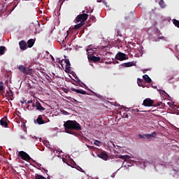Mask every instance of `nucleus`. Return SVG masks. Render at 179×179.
I'll return each instance as SVG.
<instances>
[{"label": "nucleus", "mask_w": 179, "mask_h": 179, "mask_svg": "<svg viewBox=\"0 0 179 179\" xmlns=\"http://www.w3.org/2000/svg\"><path fill=\"white\" fill-rule=\"evenodd\" d=\"M22 104H24V103H27V101H21Z\"/></svg>", "instance_id": "c03bdc74"}, {"label": "nucleus", "mask_w": 179, "mask_h": 179, "mask_svg": "<svg viewBox=\"0 0 179 179\" xmlns=\"http://www.w3.org/2000/svg\"><path fill=\"white\" fill-rule=\"evenodd\" d=\"M73 76H74L75 79H76V80H78V79H79V78H78V76H76V74L73 75Z\"/></svg>", "instance_id": "58836bf2"}, {"label": "nucleus", "mask_w": 179, "mask_h": 179, "mask_svg": "<svg viewBox=\"0 0 179 179\" xmlns=\"http://www.w3.org/2000/svg\"><path fill=\"white\" fill-rule=\"evenodd\" d=\"M71 90L72 92H76V93H78L80 94H87V92L83 90H78L76 88H71Z\"/></svg>", "instance_id": "9b49d317"}, {"label": "nucleus", "mask_w": 179, "mask_h": 179, "mask_svg": "<svg viewBox=\"0 0 179 179\" xmlns=\"http://www.w3.org/2000/svg\"><path fill=\"white\" fill-rule=\"evenodd\" d=\"M18 155L22 160H25L26 162H30V160H31V157H30V155H29V154H27L24 151H20L18 152Z\"/></svg>", "instance_id": "20e7f679"}, {"label": "nucleus", "mask_w": 179, "mask_h": 179, "mask_svg": "<svg viewBox=\"0 0 179 179\" xmlns=\"http://www.w3.org/2000/svg\"><path fill=\"white\" fill-rule=\"evenodd\" d=\"M119 159H122V160L127 162V160L129 159V155H120L119 156Z\"/></svg>", "instance_id": "412c9836"}, {"label": "nucleus", "mask_w": 179, "mask_h": 179, "mask_svg": "<svg viewBox=\"0 0 179 179\" xmlns=\"http://www.w3.org/2000/svg\"><path fill=\"white\" fill-rule=\"evenodd\" d=\"M66 134L73 135V131H82V126L76 120H67L64 124Z\"/></svg>", "instance_id": "f257e3e1"}, {"label": "nucleus", "mask_w": 179, "mask_h": 179, "mask_svg": "<svg viewBox=\"0 0 179 179\" xmlns=\"http://www.w3.org/2000/svg\"><path fill=\"white\" fill-rule=\"evenodd\" d=\"M91 20H92V22H96V17L94 16L92 17Z\"/></svg>", "instance_id": "f704fd0d"}, {"label": "nucleus", "mask_w": 179, "mask_h": 179, "mask_svg": "<svg viewBox=\"0 0 179 179\" xmlns=\"http://www.w3.org/2000/svg\"><path fill=\"white\" fill-rule=\"evenodd\" d=\"M0 92H3V83L0 82Z\"/></svg>", "instance_id": "c756f323"}, {"label": "nucleus", "mask_w": 179, "mask_h": 179, "mask_svg": "<svg viewBox=\"0 0 179 179\" xmlns=\"http://www.w3.org/2000/svg\"><path fill=\"white\" fill-rule=\"evenodd\" d=\"M98 157L100 159H102V160L107 161L108 159V155L106 152H102L99 155H98Z\"/></svg>", "instance_id": "1a4fd4ad"}, {"label": "nucleus", "mask_w": 179, "mask_h": 179, "mask_svg": "<svg viewBox=\"0 0 179 179\" xmlns=\"http://www.w3.org/2000/svg\"><path fill=\"white\" fill-rule=\"evenodd\" d=\"M116 36H122V34H120V29H116Z\"/></svg>", "instance_id": "2f4dec72"}, {"label": "nucleus", "mask_w": 179, "mask_h": 179, "mask_svg": "<svg viewBox=\"0 0 179 179\" xmlns=\"http://www.w3.org/2000/svg\"><path fill=\"white\" fill-rule=\"evenodd\" d=\"M169 79H168V80H171V79H174V77H173V76H169Z\"/></svg>", "instance_id": "c9c22d12"}, {"label": "nucleus", "mask_w": 179, "mask_h": 179, "mask_svg": "<svg viewBox=\"0 0 179 179\" xmlns=\"http://www.w3.org/2000/svg\"><path fill=\"white\" fill-rule=\"evenodd\" d=\"M73 101H75L76 104H78L79 103V101H78L76 99H73Z\"/></svg>", "instance_id": "4c0bfd02"}, {"label": "nucleus", "mask_w": 179, "mask_h": 179, "mask_svg": "<svg viewBox=\"0 0 179 179\" xmlns=\"http://www.w3.org/2000/svg\"><path fill=\"white\" fill-rule=\"evenodd\" d=\"M59 64H62V61H60Z\"/></svg>", "instance_id": "49530a36"}, {"label": "nucleus", "mask_w": 179, "mask_h": 179, "mask_svg": "<svg viewBox=\"0 0 179 179\" xmlns=\"http://www.w3.org/2000/svg\"><path fill=\"white\" fill-rule=\"evenodd\" d=\"M27 110H33V108H31V106H30V105H28L27 106Z\"/></svg>", "instance_id": "72a5a7b5"}, {"label": "nucleus", "mask_w": 179, "mask_h": 179, "mask_svg": "<svg viewBox=\"0 0 179 179\" xmlns=\"http://www.w3.org/2000/svg\"><path fill=\"white\" fill-rule=\"evenodd\" d=\"M162 104H163V102L157 103V106H162Z\"/></svg>", "instance_id": "ea45409f"}, {"label": "nucleus", "mask_w": 179, "mask_h": 179, "mask_svg": "<svg viewBox=\"0 0 179 179\" xmlns=\"http://www.w3.org/2000/svg\"><path fill=\"white\" fill-rule=\"evenodd\" d=\"M9 91H7V93H8V96L10 97H13V92H12V90H9Z\"/></svg>", "instance_id": "bb28decb"}, {"label": "nucleus", "mask_w": 179, "mask_h": 179, "mask_svg": "<svg viewBox=\"0 0 179 179\" xmlns=\"http://www.w3.org/2000/svg\"><path fill=\"white\" fill-rule=\"evenodd\" d=\"M64 62L66 64V66H69L71 65V62H69V59H66Z\"/></svg>", "instance_id": "cd10ccee"}, {"label": "nucleus", "mask_w": 179, "mask_h": 179, "mask_svg": "<svg viewBox=\"0 0 179 179\" xmlns=\"http://www.w3.org/2000/svg\"><path fill=\"white\" fill-rule=\"evenodd\" d=\"M32 107H36V110H38V111H44V110H45V108L41 106V103H40L38 101H36L35 103H32Z\"/></svg>", "instance_id": "0eeeda50"}, {"label": "nucleus", "mask_w": 179, "mask_h": 179, "mask_svg": "<svg viewBox=\"0 0 179 179\" xmlns=\"http://www.w3.org/2000/svg\"><path fill=\"white\" fill-rule=\"evenodd\" d=\"M128 117V115H126V118Z\"/></svg>", "instance_id": "09e8293b"}, {"label": "nucleus", "mask_w": 179, "mask_h": 179, "mask_svg": "<svg viewBox=\"0 0 179 179\" xmlns=\"http://www.w3.org/2000/svg\"><path fill=\"white\" fill-rule=\"evenodd\" d=\"M15 8H16V5L12 8L11 12H13V10H15Z\"/></svg>", "instance_id": "79ce46f5"}, {"label": "nucleus", "mask_w": 179, "mask_h": 179, "mask_svg": "<svg viewBox=\"0 0 179 179\" xmlns=\"http://www.w3.org/2000/svg\"><path fill=\"white\" fill-rule=\"evenodd\" d=\"M131 16H132V14H130L129 16H125V17H124V19H125L126 20H128V19H129V17H131Z\"/></svg>", "instance_id": "473e14b6"}, {"label": "nucleus", "mask_w": 179, "mask_h": 179, "mask_svg": "<svg viewBox=\"0 0 179 179\" xmlns=\"http://www.w3.org/2000/svg\"><path fill=\"white\" fill-rule=\"evenodd\" d=\"M159 5L161 6V8H166V3H164V1L160 0L159 1Z\"/></svg>", "instance_id": "b1692460"}, {"label": "nucleus", "mask_w": 179, "mask_h": 179, "mask_svg": "<svg viewBox=\"0 0 179 179\" xmlns=\"http://www.w3.org/2000/svg\"><path fill=\"white\" fill-rule=\"evenodd\" d=\"M0 125H1V127H4L5 128H8V122L6 121V118L3 117L0 120Z\"/></svg>", "instance_id": "ddd939ff"}, {"label": "nucleus", "mask_w": 179, "mask_h": 179, "mask_svg": "<svg viewBox=\"0 0 179 179\" xmlns=\"http://www.w3.org/2000/svg\"><path fill=\"white\" fill-rule=\"evenodd\" d=\"M34 43H35V41L33 38L28 40L27 44H28L29 48H31V47L34 45Z\"/></svg>", "instance_id": "a211bd4d"}, {"label": "nucleus", "mask_w": 179, "mask_h": 179, "mask_svg": "<svg viewBox=\"0 0 179 179\" xmlns=\"http://www.w3.org/2000/svg\"><path fill=\"white\" fill-rule=\"evenodd\" d=\"M18 69L20 71V72L24 73V75H29L30 76L33 75V69H30V67H26L23 65H20L18 66Z\"/></svg>", "instance_id": "7ed1b4c3"}, {"label": "nucleus", "mask_w": 179, "mask_h": 179, "mask_svg": "<svg viewBox=\"0 0 179 179\" xmlns=\"http://www.w3.org/2000/svg\"><path fill=\"white\" fill-rule=\"evenodd\" d=\"M100 143H101V142L96 140L94 142V145H95V146H100Z\"/></svg>", "instance_id": "c85d7f7f"}, {"label": "nucleus", "mask_w": 179, "mask_h": 179, "mask_svg": "<svg viewBox=\"0 0 179 179\" xmlns=\"http://www.w3.org/2000/svg\"><path fill=\"white\" fill-rule=\"evenodd\" d=\"M88 59H90V61H92V62H103V60H101L100 57L91 56L88 57Z\"/></svg>", "instance_id": "6e6552de"}, {"label": "nucleus", "mask_w": 179, "mask_h": 179, "mask_svg": "<svg viewBox=\"0 0 179 179\" xmlns=\"http://www.w3.org/2000/svg\"><path fill=\"white\" fill-rule=\"evenodd\" d=\"M94 94V95L96 96V97H100V95L96 94L95 92H93Z\"/></svg>", "instance_id": "a19ab883"}, {"label": "nucleus", "mask_w": 179, "mask_h": 179, "mask_svg": "<svg viewBox=\"0 0 179 179\" xmlns=\"http://www.w3.org/2000/svg\"><path fill=\"white\" fill-rule=\"evenodd\" d=\"M72 85H74L75 86H80V84L82 83V81H80V79H78L77 80H73L71 81Z\"/></svg>", "instance_id": "f3484780"}, {"label": "nucleus", "mask_w": 179, "mask_h": 179, "mask_svg": "<svg viewBox=\"0 0 179 179\" xmlns=\"http://www.w3.org/2000/svg\"><path fill=\"white\" fill-rule=\"evenodd\" d=\"M104 3H106V2L105 1H103Z\"/></svg>", "instance_id": "8fccbe9b"}, {"label": "nucleus", "mask_w": 179, "mask_h": 179, "mask_svg": "<svg viewBox=\"0 0 179 179\" xmlns=\"http://www.w3.org/2000/svg\"><path fill=\"white\" fill-rule=\"evenodd\" d=\"M155 101L150 98H146L143 102V106H144V107H153V106H155L153 105Z\"/></svg>", "instance_id": "39448f33"}, {"label": "nucleus", "mask_w": 179, "mask_h": 179, "mask_svg": "<svg viewBox=\"0 0 179 179\" xmlns=\"http://www.w3.org/2000/svg\"><path fill=\"white\" fill-rule=\"evenodd\" d=\"M20 48V50H22V51H24V50L27 49V43L24 41H21L19 43Z\"/></svg>", "instance_id": "9d476101"}, {"label": "nucleus", "mask_w": 179, "mask_h": 179, "mask_svg": "<svg viewBox=\"0 0 179 179\" xmlns=\"http://www.w3.org/2000/svg\"><path fill=\"white\" fill-rule=\"evenodd\" d=\"M143 80L141 79V78H138L137 79V83L138 85V86L141 87H145V86L143 85Z\"/></svg>", "instance_id": "aec40b11"}, {"label": "nucleus", "mask_w": 179, "mask_h": 179, "mask_svg": "<svg viewBox=\"0 0 179 179\" xmlns=\"http://www.w3.org/2000/svg\"><path fill=\"white\" fill-rule=\"evenodd\" d=\"M172 22L173 23V24L178 27L179 29V20H176V19H173Z\"/></svg>", "instance_id": "5701e85b"}, {"label": "nucleus", "mask_w": 179, "mask_h": 179, "mask_svg": "<svg viewBox=\"0 0 179 179\" xmlns=\"http://www.w3.org/2000/svg\"><path fill=\"white\" fill-rule=\"evenodd\" d=\"M96 51V48H94L92 49H87V52H88V54H94V52Z\"/></svg>", "instance_id": "a878e982"}, {"label": "nucleus", "mask_w": 179, "mask_h": 179, "mask_svg": "<svg viewBox=\"0 0 179 179\" xmlns=\"http://www.w3.org/2000/svg\"><path fill=\"white\" fill-rule=\"evenodd\" d=\"M6 51V48L5 46H0V55H3Z\"/></svg>", "instance_id": "4be33fe9"}, {"label": "nucleus", "mask_w": 179, "mask_h": 179, "mask_svg": "<svg viewBox=\"0 0 179 179\" xmlns=\"http://www.w3.org/2000/svg\"><path fill=\"white\" fill-rule=\"evenodd\" d=\"M83 26V23L80 22L79 24H77L73 27L71 28L72 30H78V29H80Z\"/></svg>", "instance_id": "6ab92c4d"}, {"label": "nucleus", "mask_w": 179, "mask_h": 179, "mask_svg": "<svg viewBox=\"0 0 179 179\" xmlns=\"http://www.w3.org/2000/svg\"><path fill=\"white\" fill-rule=\"evenodd\" d=\"M136 111H137V112H139V110L136 109Z\"/></svg>", "instance_id": "de8ad7c7"}, {"label": "nucleus", "mask_w": 179, "mask_h": 179, "mask_svg": "<svg viewBox=\"0 0 179 179\" xmlns=\"http://www.w3.org/2000/svg\"><path fill=\"white\" fill-rule=\"evenodd\" d=\"M32 103H33V101L31 100L27 101V104H31Z\"/></svg>", "instance_id": "e433bc0d"}, {"label": "nucleus", "mask_w": 179, "mask_h": 179, "mask_svg": "<svg viewBox=\"0 0 179 179\" xmlns=\"http://www.w3.org/2000/svg\"><path fill=\"white\" fill-rule=\"evenodd\" d=\"M163 93H165L166 94V92H164L163 90L160 92V94H163Z\"/></svg>", "instance_id": "37998d69"}, {"label": "nucleus", "mask_w": 179, "mask_h": 179, "mask_svg": "<svg viewBox=\"0 0 179 179\" xmlns=\"http://www.w3.org/2000/svg\"><path fill=\"white\" fill-rule=\"evenodd\" d=\"M115 59H117L118 61H125V59H128L129 57L125 55L124 53H122L121 52H119L116 55H115Z\"/></svg>", "instance_id": "423d86ee"}, {"label": "nucleus", "mask_w": 179, "mask_h": 179, "mask_svg": "<svg viewBox=\"0 0 179 179\" xmlns=\"http://www.w3.org/2000/svg\"><path fill=\"white\" fill-rule=\"evenodd\" d=\"M103 0H96V2H98V3H100V2H101Z\"/></svg>", "instance_id": "a18cd8bd"}, {"label": "nucleus", "mask_w": 179, "mask_h": 179, "mask_svg": "<svg viewBox=\"0 0 179 179\" xmlns=\"http://www.w3.org/2000/svg\"><path fill=\"white\" fill-rule=\"evenodd\" d=\"M138 138L139 139H145V138H148V137H145V134L144 135L138 134Z\"/></svg>", "instance_id": "7c9ffc66"}, {"label": "nucleus", "mask_w": 179, "mask_h": 179, "mask_svg": "<svg viewBox=\"0 0 179 179\" xmlns=\"http://www.w3.org/2000/svg\"><path fill=\"white\" fill-rule=\"evenodd\" d=\"M35 179H47L45 177L38 175V174H35Z\"/></svg>", "instance_id": "393cba45"}, {"label": "nucleus", "mask_w": 179, "mask_h": 179, "mask_svg": "<svg viewBox=\"0 0 179 179\" xmlns=\"http://www.w3.org/2000/svg\"><path fill=\"white\" fill-rule=\"evenodd\" d=\"M143 78L144 79V80H145L147 83H151L152 82V79L150 78V77H149V76H148V74H145L144 76H143Z\"/></svg>", "instance_id": "dca6fc26"}, {"label": "nucleus", "mask_w": 179, "mask_h": 179, "mask_svg": "<svg viewBox=\"0 0 179 179\" xmlns=\"http://www.w3.org/2000/svg\"><path fill=\"white\" fill-rule=\"evenodd\" d=\"M122 66H124V68H129L131 66H135V63L134 62H129L127 63H123L122 64Z\"/></svg>", "instance_id": "f8f14e48"}, {"label": "nucleus", "mask_w": 179, "mask_h": 179, "mask_svg": "<svg viewBox=\"0 0 179 179\" xmlns=\"http://www.w3.org/2000/svg\"><path fill=\"white\" fill-rule=\"evenodd\" d=\"M87 17H89V15L85 13V11H83V14H80L78 15L74 22L76 23H79V22H80V23H83V24H85V22L87 20Z\"/></svg>", "instance_id": "f03ea898"}, {"label": "nucleus", "mask_w": 179, "mask_h": 179, "mask_svg": "<svg viewBox=\"0 0 179 179\" xmlns=\"http://www.w3.org/2000/svg\"><path fill=\"white\" fill-rule=\"evenodd\" d=\"M36 122L38 124V125H43V124H45V122L43 120V116L41 115L38 116V118L36 119Z\"/></svg>", "instance_id": "4468645a"}, {"label": "nucleus", "mask_w": 179, "mask_h": 179, "mask_svg": "<svg viewBox=\"0 0 179 179\" xmlns=\"http://www.w3.org/2000/svg\"><path fill=\"white\" fill-rule=\"evenodd\" d=\"M157 135L156 131L152 132L151 134H145L144 136L147 138V139H150V138H155Z\"/></svg>", "instance_id": "2eb2a0df"}, {"label": "nucleus", "mask_w": 179, "mask_h": 179, "mask_svg": "<svg viewBox=\"0 0 179 179\" xmlns=\"http://www.w3.org/2000/svg\"><path fill=\"white\" fill-rule=\"evenodd\" d=\"M66 36L65 37V40H66Z\"/></svg>", "instance_id": "3c124183"}]
</instances>
